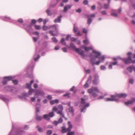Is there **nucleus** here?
<instances>
[{
	"mask_svg": "<svg viewBox=\"0 0 135 135\" xmlns=\"http://www.w3.org/2000/svg\"><path fill=\"white\" fill-rule=\"evenodd\" d=\"M83 48L84 49L85 51H88L90 50H92L93 49V47L92 46H91L89 47H85L84 45L82 46Z\"/></svg>",
	"mask_w": 135,
	"mask_h": 135,
	"instance_id": "f3484780",
	"label": "nucleus"
},
{
	"mask_svg": "<svg viewBox=\"0 0 135 135\" xmlns=\"http://www.w3.org/2000/svg\"><path fill=\"white\" fill-rule=\"evenodd\" d=\"M49 33L52 36H57L58 34L56 33H54L53 32V31H49Z\"/></svg>",
	"mask_w": 135,
	"mask_h": 135,
	"instance_id": "473e14b6",
	"label": "nucleus"
},
{
	"mask_svg": "<svg viewBox=\"0 0 135 135\" xmlns=\"http://www.w3.org/2000/svg\"><path fill=\"white\" fill-rule=\"evenodd\" d=\"M58 110V108L56 107H54L52 109V111L54 112Z\"/></svg>",
	"mask_w": 135,
	"mask_h": 135,
	"instance_id": "37998d69",
	"label": "nucleus"
},
{
	"mask_svg": "<svg viewBox=\"0 0 135 135\" xmlns=\"http://www.w3.org/2000/svg\"><path fill=\"white\" fill-rule=\"evenodd\" d=\"M74 132H69L67 133V135H74Z\"/></svg>",
	"mask_w": 135,
	"mask_h": 135,
	"instance_id": "de8ad7c7",
	"label": "nucleus"
},
{
	"mask_svg": "<svg viewBox=\"0 0 135 135\" xmlns=\"http://www.w3.org/2000/svg\"><path fill=\"white\" fill-rule=\"evenodd\" d=\"M0 97L1 99L2 100H3L6 103H8L9 101L8 99L5 98L4 97H3V96H1Z\"/></svg>",
	"mask_w": 135,
	"mask_h": 135,
	"instance_id": "a878e982",
	"label": "nucleus"
},
{
	"mask_svg": "<svg viewBox=\"0 0 135 135\" xmlns=\"http://www.w3.org/2000/svg\"><path fill=\"white\" fill-rule=\"evenodd\" d=\"M62 17L61 15H60L57 17V18L55 19L54 20V22L55 23L60 22L61 21V18Z\"/></svg>",
	"mask_w": 135,
	"mask_h": 135,
	"instance_id": "dca6fc26",
	"label": "nucleus"
},
{
	"mask_svg": "<svg viewBox=\"0 0 135 135\" xmlns=\"http://www.w3.org/2000/svg\"><path fill=\"white\" fill-rule=\"evenodd\" d=\"M68 124L69 125V127L68 128H66L64 127H62V129L61 131V132L62 133H64L66 132L69 131L71 130L72 127V126L71 124V122L70 121H68Z\"/></svg>",
	"mask_w": 135,
	"mask_h": 135,
	"instance_id": "423d86ee",
	"label": "nucleus"
},
{
	"mask_svg": "<svg viewBox=\"0 0 135 135\" xmlns=\"http://www.w3.org/2000/svg\"><path fill=\"white\" fill-rule=\"evenodd\" d=\"M101 55L100 52L95 50L93 51L92 53L89 56L91 58V62L93 65L96 64L98 65L100 62L104 60L105 58L104 56H101Z\"/></svg>",
	"mask_w": 135,
	"mask_h": 135,
	"instance_id": "f257e3e1",
	"label": "nucleus"
},
{
	"mask_svg": "<svg viewBox=\"0 0 135 135\" xmlns=\"http://www.w3.org/2000/svg\"><path fill=\"white\" fill-rule=\"evenodd\" d=\"M12 82L14 84H17L18 83V81L17 80H12Z\"/></svg>",
	"mask_w": 135,
	"mask_h": 135,
	"instance_id": "6e6d98bb",
	"label": "nucleus"
},
{
	"mask_svg": "<svg viewBox=\"0 0 135 135\" xmlns=\"http://www.w3.org/2000/svg\"><path fill=\"white\" fill-rule=\"evenodd\" d=\"M35 118L36 120L38 121L41 120L42 119V117H41L38 116L37 114V113H36Z\"/></svg>",
	"mask_w": 135,
	"mask_h": 135,
	"instance_id": "4be33fe9",
	"label": "nucleus"
},
{
	"mask_svg": "<svg viewBox=\"0 0 135 135\" xmlns=\"http://www.w3.org/2000/svg\"><path fill=\"white\" fill-rule=\"evenodd\" d=\"M40 56L39 55H38L37 56V57L36 58H34V60L35 61H36L37 59H38L40 57Z\"/></svg>",
	"mask_w": 135,
	"mask_h": 135,
	"instance_id": "5fc2aeb1",
	"label": "nucleus"
},
{
	"mask_svg": "<svg viewBox=\"0 0 135 135\" xmlns=\"http://www.w3.org/2000/svg\"><path fill=\"white\" fill-rule=\"evenodd\" d=\"M95 15L94 14H92L90 15H87V17L88 18H90V17H95Z\"/></svg>",
	"mask_w": 135,
	"mask_h": 135,
	"instance_id": "c03bdc74",
	"label": "nucleus"
},
{
	"mask_svg": "<svg viewBox=\"0 0 135 135\" xmlns=\"http://www.w3.org/2000/svg\"><path fill=\"white\" fill-rule=\"evenodd\" d=\"M13 78L12 76H6L4 77V80L2 81L3 83L4 84H7V81L12 79Z\"/></svg>",
	"mask_w": 135,
	"mask_h": 135,
	"instance_id": "1a4fd4ad",
	"label": "nucleus"
},
{
	"mask_svg": "<svg viewBox=\"0 0 135 135\" xmlns=\"http://www.w3.org/2000/svg\"><path fill=\"white\" fill-rule=\"evenodd\" d=\"M71 37V35H70L68 34L67 35V36L65 40H68L69 38Z\"/></svg>",
	"mask_w": 135,
	"mask_h": 135,
	"instance_id": "603ef678",
	"label": "nucleus"
},
{
	"mask_svg": "<svg viewBox=\"0 0 135 135\" xmlns=\"http://www.w3.org/2000/svg\"><path fill=\"white\" fill-rule=\"evenodd\" d=\"M129 83L132 84H133V79H130L129 80Z\"/></svg>",
	"mask_w": 135,
	"mask_h": 135,
	"instance_id": "0e129e2a",
	"label": "nucleus"
},
{
	"mask_svg": "<svg viewBox=\"0 0 135 135\" xmlns=\"http://www.w3.org/2000/svg\"><path fill=\"white\" fill-rule=\"evenodd\" d=\"M44 118L47 120H49L50 119V117L48 114H44L43 115Z\"/></svg>",
	"mask_w": 135,
	"mask_h": 135,
	"instance_id": "b1692460",
	"label": "nucleus"
},
{
	"mask_svg": "<svg viewBox=\"0 0 135 135\" xmlns=\"http://www.w3.org/2000/svg\"><path fill=\"white\" fill-rule=\"evenodd\" d=\"M88 92L94 97H95L98 95L97 92H99V91L97 87H92L91 88L88 90Z\"/></svg>",
	"mask_w": 135,
	"mask_h": 135,
	"instance_id": "7ed1b4c3",
	"label": "nucleus"
},
{
	"mask_svg": "<svg viewBox=\"0 0 135 135\" xmlns=\"http://www.w3.org/2000/svg\"><path fill=\"white\" fill-rule=\"evenodd\" d=\"M42 21L43 19L42 18H40L38 19V21L39 22H42Z\"/></svg>",
	"mask_w": 135,
	"mask_h": 135,
	"instance_id": "774afa93",
	"label": "nucleus"
},
{
	"mask_svg": "<svg viewBox=\"0 0 135 135\" xmlns=\"http://www.w3.org/2000/svg\"><path fill=\"white\" fill-rule=\"evenodd\" d=\"M99 82V79L98 78L97 79H95L93 81V83L95 85H97Z\"/></svg>",
	"mask_w": 135,
	"mask_h": 135,
	"instance_id": "5701e85b",
	"label": "nucleus"
},
{
	"mask_svg": "<svg viewBox=\"0 0 135 135\" xmlns=\"http://www.w3.org/2000/svg\"><path fill=\"white\" fill-rule=\"evenodd\" d=\"M65 40L64 38H62L60 41L61 43L64 45H66V43L65 41Z\"/></svg>",
	"mask_w": 135,
	"mask_h": 135,
	"instance_id": "bb28decb",
	"label": "nucleus"
},
{
	"mask_svg": "<svg viewBox=\"0 0 135 135\" xmlns=\"http://www.w3.org/2000/svg\"><path fill=\"white\" fill-rule=\"evenodd\" d=\"M24 128L25 129L27 130L29 128V127L27 125H25L24 126Z\"/></svg>",
	"mask_w": 135,
	"mask_h": 135,
	"instance_id": "e2e57ef3",
	"label": "nucleus"
},
{
	"mask_svg": "<svg viewBox=\"0 0 135 135\" xmlns=\"http://www.w3.org/2000/svg\"><path fill=\"white\" fill-rule=\"evenodd\" d=\"M17 21L19 23H23V20L22 19L20 18L17 20Z\"/></svg>",
	"mask_w": 135,
	"mask_h": 135,
	"instance_id": "79ce46f5",
	"label": "nucleus"
},
{
	"mask_svg": "<svg viewBox=\"0 0 135 135\" xmlns=\"http://www.w3.org/2000/svg\"><path fill=\"white\" fill-rule=\"evenodd\" d=\"M84 69L85 73L88 74L90 73L91 71L90 69H86L85 68H84Z\"/></svg>",
	"mask_w": 135,
	"mask_h": 135,
	"instance_id": "7c9ffc66",
	"label": "nucleus"
},
{
	"mask_svg": "<svg viewBox=\"0 0 135 135\" xmlns=\"http://www.w3.org/2000/svg\"><path fill=\"white\" fill-rule=\"evenodd\" d=\"M111 97H112L111 98H106L105 99V100L107 101H118V100L116 98L117 97L116 95H112L111 96Z\"/></svg>",
	"mask_w": 135,
	"mask_h": 135,
	"instance_id": "9d476101",
	"label": "nucleus"
},
{
	"mask_svg": "<svg viewBox=\"0 0 135 135\" xmlns=\"http://www.w3.org/2000/svg\"><path fill=\"white\" fill-rule=\"evenodd\" d=\"M89 86L88 83L87 82H86L85 84L84 85V87L85 88H87Z\"/></svg>",
	"mask_w": 135,
	"mask_h": 135,
	"instance_id": "ea45409f",
	"label": "nucleus"
},
{
	"mask_svg": "<svg viewBox=\"0 0 135 135\" xmlns=\"http://www.w3.org/2000/svg\"><path fill=\"white\" fill-rule=\"evenodd\" d=\"M37 128H38V130L40 132H42L43 131L42 129L38 125L36 127Z\"/></svg>",
	"mask_w": 135,
	"mask_h": 135,
	"instance_id": "2f4dec72",
	"label": "nucleus"
},
{
	"mask_svg": "<svg viewBox=\"0 0 135 135\" xmlns=\"http://www.w3.org/2000/svg\"><path fill=\"white\" fill-rule=\"evenodd\" d=\"M53 124H54L55 125H57V124H58L59 123L58 121H54L53 122Z\"/></svg>",
	"mask_w": 135,
	"mask_h": 135,
	"instance_id": "13d9d810",
	"label": "nucleus"
},
{
	"mask_svg": "<svg viewBox=\"0 0 135 135\" xmlns=\"http://www.w3.org/2000/svg\"><path fill=\"white\" fill-rule=\"evenodd\" d=\"M52 131L51 130H48L47 131V134L50 135L51 134Z\"/></svg>",
	"mask_w": 135,
	"mask_h": 135,
	"instance_id": "58836bf2",
	"label": "nucleus"
},
{
	"mask_svg": "<svg viewBox=\"0 0 135 135\" xmlns=\"http://www.w3.org/2000/svg\"><path fill=\"white\" fill-rule=\"evenodd\" d=\"M88 18V23L89 24V25H90V23H91L92 21V19H91V18Z\"/></svg>",
	"mask_w": 135,
	"mask_h": 135,
	"instance_id": "72a5a7b5",
	"label": "nucleus"
},
{
	"mask_svg": "<svg viewBox=\"0 0 135 135\" xmlns=\"http://www.w3.org/2000/svg\"><path fill=\"white\" fill-rule=\"evenodd\" d=\"M59 101L57 99H56L54 100H52L50 101V103L52 105H53L54 104L56 103H59Z\"/></svg>",
	"mask_w": 135,
	"mask_h": 135,
	"instance_id": "412c9836",
	"label": "nucleus"
},
{
	"mask_svg": "<svg viewBox=\"0 0 135 135\" xmlns=\"http://www.w3.org/2000/svg\"><path fill=\"white\" fill-rule=\"evenodd\" d=\"M58 110H59L57 112V113L59 114L62 115V116L64 117V115L62 113V111L63 109V107L61 105H59L58 106Z\"/></svg>",
	"mask_w": 135,
	"mask_h": 135,
	"instance_id": "9b49d317",
	"label": "nucleus"
},
{
	"mask_svg": "<svg viewBox=\"0 0 135 135\" xmlns=\"http://www.w3.org/2000/svg\"><path fill=\"white\" fill-rule=\"evenodd\" d=\"M111 15L115 17H117L118 16L117 14L116 13H111Z\"/></svg>",
	"mask_w": 135,
	"mask_h": 135,
	"instance_id": "09e8293b",
	"label": "nucleus"
},
{
	"mask_svg": "<svg viewBox=\"0 0 135 135\" xmlns=\"http://www.w3.org/2000/svg\"><path fill=\"white\" fill-rule=\"evenodd\" d=\"M34 81L32 80L30 81V84L28 83L26 84V87L28 89H30L28 91V94H24V95L25 96L28 97V95H31L32 94V93L34 91V90L31 88V84Z\"/></svg>",
	"mask_w": 135,
	"mask_h": 135,
	"instance_id": "39448f33",
	"label": "nucleus"
},
{
	"mask_svg": "<svg viewBox=\"0 0 135 135\" xmlns=\"http://www.w3.org/2000/svg\"><path fill=\"white\" fill-rule=\"evenodd\" d=\"M117 97L121 98L122 97L125 98L127 96V94L125 93H120L119 94H116Z\"/></svg>",
	"mask_w": 135,
	"mask_h": 135,
	"instance_id": "4468645a",
	"label": "nucleus"
},
{
	"mask_svg": "<svg viewBox=\"0 0 135 135\" xmlns=\"http://www.w3.org/2000/svg\"><path fill=\"white\" fill-rule=\"evenodd\" d=\"M69 112L73 113L74 112V109H73V108L72 107H70L69 108Z\"/></svg>",
	"mask_w": 135,
	"mask_h": 135,
	"instance_id": "c85d7f7f",
	"label": "nucleus"
},
{
	"mask_svg": "<svg viewBox=\"0 0 135 135\" xmlns=\"http://www.w3.org/2000/svg\"><path fill=\"white\" fill-rule=\"evenodd\" d=\"M109 7V5L108 4H105L104 5V8H107Z\"/></svg>",
	"mask_w": 135,
	"mask_h": 135,
	"instance_id": "bf43d9fd",
	"label": "nucleus"
},
{
	"mask_svg": "<svg viewBox=\"0 0 135 135\" xmlns=\"http://www.w3.org/2000/svg\"><path fill=\"white\" fill-rule=\"evenodd\" d=\"M71 7V5H67L65 6L64 8H70Z\"/></svg>",
	"mask_w": 135,
	"mask_h": 135,
	"instance_id": "a19ab883",
	"label": "nucleus"
},
{
	"mask_svg": "<svg viewBox=\"0 0 135 135\" xmlns=\"http://www.w3.org/2000/svg\"><path fill=\"white\" fill-rule=\"evenodd\" d=\"M15 88L11 86H7L5 88V89L8 91H12Z\"/></svg>",
	"mask_w": 135,
	"mask_h": 135,
	"instance_id": "a211bd4d",
	"label": "nucleus"
},
{
	"mask_svg": "<svg viewBox=\"0 0 135 135\" xmlns=\"http://www.w3.org/2000/svg\"><path fill=\"white\" fill-rule=\"evenodd\" d=\"M34 27L35 29L36 30L39 29L41 28L40 26L36 25H35L34 26Z\"/></svg>",
	"mask_w": 135,
	"mask_h": 135,
	"instance_id": "4c0bfd02",
	"label": "nucleus"
},
{
	"mask_svg": "<svg viewBox=\"0 0 135 135\" xmlns=\"http://www.w3.org/2000/svg\"><path fill=\"white\" fill-rule=\"evenodd\" d=\"M37 105H38L39 106V107H36V112H39V109H40V107H41L39 103H37L36 104V106H37Z\"/></svg>",
	"mask_w": 135,
	"mask_h": 135,
	"instance_id": "cd10ccee",
	"label": "nucleus"
},
{
	"mask_svg": "<svg viewBox=\"0 0 135 135\" xmlns=\"http://www.w3.org/2000/svg\"><path fill=\"white\" fill-rule=\"evenodd\" d=\"M85 99L83 98H81L80 105V106L81 107V112H84V110L86 109V108L88 107L89 105V104L87 103L85 104Z\"/></svg>",
	"mask_w": 135,
	"mask_h": 135,
	"instance_id": "20e7f679",
	"label": "nucleus"
},
{
	"mask_svg": "<svg viewBox=\"0 0 135 135\" xmlns=\"http://www.w3.org/2000/svg\"><path fill=\"white\" fill-rule=\"evenodd\" d=\"M49 28H52L54 30V31L57 32V25H54L53 26H51Z\"/></svg>",
	"mask_w": 135,
	"mask_h": 135,
	"instance_id": "6ab92c4d",
	"label": "nucleus"
},
{
	"mask_svg": "<svg viewBox=\"0 0 135 135\" xmlns=\"http://www.w3.org/2000/svg\"><path fill=\"white\" fill-rule=\"evenodd\" d=\"M106 67L104 65H102L100 67V69L101 70H104L106 69Z\"/></svg>",
	"mask_w": 135,
	"mask_h": 135,
	"instance_id": "49530a36",
	"label": "nucleus"
},
{
	"mask_svg": "<svg viewBox=\"0 0 135 135\" xmlns=\"http://www.w3.org/2000/svg\"><path fill=\"white\" fill-rule=\"evenodd\" d=\"M132 17L133 19L131 20V22L132 23L135 25V13L132 16Z\"/></svg>",
	"mask_w": 135,
	"mask_h": 135,
	"instance_id": "393cba45",
	"label": "nucleus"
},
{
	"mask_svg": "<svg viewBox=\"0 0 135 135\" xmlns=\"http://www.w3.org/2000/svg\"><path fill=\"white\" fill-rule=\"evenodd\" d=\"M76 11L77 12L80 13L81 11V9H77Z\"/></svg>",
	"mask_w": 135,
	"mask_h": 135,
	"instance_id": "69168bd1",
	"label": "nucleus"
},
{
	"mask_svg": "<svg viewBox=\"0 0 135 135\" xmlns=\"http://www.w3.org/2000/svg\"><path fill=\"white\" fill-rule=\"evenodd\" d=\"M62 49L64 52H67V50H66V49L65 47H64L62 48Z\"/></svg>",
	"mask_w": 135,
	"mask_h": 135,
	"instance_id": "4d7b16f0",
	"label": "nucleus"
},
{
	"mask_svg": "<svg viewBox=\"0 0 135 135\" xmlns=\"http://www.w3.org/2000/svg\"><path fill=\"white\" fill-rule=\"evenodd\" d=\"M46 12L49 16H51L56 13L55 10L53 9H48L46 10Z\"/></svg>",
	"mask_w": 135,
	"mask_h": 135,
	"instance_id": "0eeeda50",
	"label": "nucleus"
},
{
	"mask_svg": "<svg viewBox=\"0 0 135 135\" xmlns=\"http://www.w3.org/2000/svg\"><path fill=\"white\" fill-rule=\"evenodd\" d=\"M83 3L85 5H87L88 3V1L87 0H84L83 1Z\"/></svg>",
	"mask_w": 135,
	"mask_h": 135,
	"instance_id": "3c124183",
	"label": "nucleus"
},
{
	"mask_svg": "<svg viewBox=\"0 0 135 135\" xmlns=\"http://www.w3.org/2000/svg\"><path fill=\"white\" fill-rule=\"evenodd\" d=\"M117 62H112L111 63V64L112 65H115L117 64Z\"/></svg>",
	"mask_w": 135,
	"mask_h": 135,
	"instance_id": "338daca9",
	"label": "nucleus"
},
{
	"mask_svg": "<svg viewBox=\"0 0 135 135\" xmlns=\"http://www.w3.org/2000/svg\"><path fill=\"white\" fill-rule=\"evenodd\" d=\"M83 42L86 45H88L89 43V41L88 39H85L84 40Z\"/></svg>",
	"mask_w": 135,
	"mask_h": 135,
	"instance_id": "e433bc0d",
	"label": "nucleus"
},
{
	"mask_svg": "<svg viewBox=\"0 0 135 135\" xmlns=\"http://www.w3.org/2000/svg\"><path fill=\"white\" fill-rule=\"evenodd\" d=\"M58 121L59 123H61L63 121V120H62V119L61 118H60L59 119Z\"/></svg>",
	"mask_w": 135,
	"mask_h": 135,
	"instance_id": "864d4df0",
	"label": "nucleus"
},
{
	"mask_svg": "<svg viewBox=\"0 0 135 135\" xmlns=\"http://www.w3.org/2000/svg\"><path fill=\"white\" fill-rule=\"evenodd\" d=\"M48 28V27L45 26V25H44V26H43L42 28V29L44 31H45Z\"/></svg>",
	"mask_w": 135,
	"mask_h": 135,
	"instance_id": "a18cd8bd",
	"label": "nucleus"
},
{
	"mask_svg": "<svg viewBox=\"0 0 135 135\" xmlns=\"http://www.w3.org/2000/svg\"><path fill=\"white\" fill-rule=\"evenodd\" d=\"M36 22V20L34 19H33L31 20V23H35Z\"/></svg>",
	"mask_w": 135,
	"mask_h": 135,
	"instance_id": "680f3d73",
	"label": "nucleus"
},
{
	"mask_svg": "<svg viewBox=\"0 0 135 135\" xmlns=\"http://www.w3.org/2000/svg\"><path fill=\"white\" fill-rule=\"evenodd\" d=\"M48 115L50 117H52L54 115V114L53 112H50Z\"/></svg>",
	"mask_w": 135,
	"mask_h": 135,
	"instance_id": "c756f323",
	"label": "nucleus"
},
{
	"mask_svg": "<svg viewBox=\"0 0 135 135\" xmlns=\"http://www.w3.org/2000/svg\"><path fill=\"white\" fill-rule=\"evenodd\" d=\"M47 98L49 100H51L52 99V97L50 95H48L47 97Z\"/></svg>",
	"mask_w": 135,
	"mask_h": 135,
	"instance_id": "052dcab7",
	"label": "nucleus"
},
{
	"mask_svg": "<svg viewBox=\"0 0 135 135\" xmlns=\"http://www.w3.org/2000/svg\"><path fill=\"white\" fill-rule=\"evenodd\" d=\"M75 24L74 25L73 31L74 32H76L78 30V28L75 27Z\"/></svg>",
	"mask_w": 135,
	"mask_h": 135,
	"instance_id": "c9c22d12",
	"label": "nucleus"
},
{
	"mask_svg": "<svg viewBox=\"0 0 135 135\" xmlns=\"http://www.w3.org/2000/svg\"><path fill=\"white\" fill-rule=\"evenodd\" d=\"M135 69V67L133 66H131L127 68V70L130 72L131 73L132 70H134Z\"/></svg>",
	"mask_w": 135,
	"mask_h": 135,
	"instance_id": "2eb2a0df",
	"label": "nucleus"
},
{
	"mask_svg": "<svg viewBox=\"0 0 135 135\" xmlns=\"http://www.w3.org/2000/svg\"><path fill=\"white\" fill-rule=\"evenodd\" d=\"M52 41L55 42H58V40L56 37H53L52 38Z\"/></svg>",
	"mask_w": 135,
	"mask_h": 135,
	"instance_id": "f704fd0d",
	"label": "nucleus"
},
{
	"mask_svg": "<svg viewBox=\"0 0 135 135\" xmlns=\"http://www.w3.org/2000/svg\"><path fill=\"white\" fill-rule=\"evenodd\" d=\"M24 133V131L21 129H18L17 131L16 135H21Z\"/></svg>",
	"mask_w": 135,
	"mask_h": 135,
	"instance_id": "aec40b11",
	"label": "nucleus"
},
{
	"mask_svg": "<svg viewBox=\"0 0 135 135\" xmlns=\"http://www.w3.org/2000/svg\"><path fill=\"white\" fill-rule=\"evenodd\" d=\"M68 47L69 48H71L73 50H75L76 52L83 59H84L85 57L86 56V55L84 53L83 51L79 48H76L75 46L72 43H71L70 44V46Z\"/></svg>",
	"mask_w": 135,
	"mask_h": 135,
	"instance_id": "f03ea898",
	"label": "nucleus"
},
{
	"mask_svg": "<svg viewBox=\"0 0 135 135\" xmlns=\"http://www.w3.org/2000/svg\"><path fill=\"white\" fill-rule=\"evenodd\" d=\"M44 94V93L43 91H36V93L35 95V97L37 98L38 95L42 96Z\"/></svg>",
	"mask_w": 135,
	"mask_h": 135,
	"instance_id": "f8f14e48",
	"label": "nucleus"
},
{
	"mask_svg": "<svg viewBox=\"0 0 135 135\" xmlns=\"http://www.w3.org/2000/svg\"><path fill=\"white\" fill-rule=\"evenodd\" d=\"M135 102V99L133 98L131 100H128L127 102H124V104L127 105H128L129 104H132Z\"/></svg>",
	"mask_w": 135,
	"mask_h": 135,
	"instance_id": "ddd939ff",
	"label": "nucleus"
},
{
	"mask_svg": "<svg viewBox=\"0 0 135 135\" xmlns=\"http://www.w3.org/2000/svg\"><path fill=\"white\" fill-rule=\"evenodd\" d=\"M132 57L131 56H129L127 58H123L122 59V60L124 61L126 64L131 63Z\"/></svg>",
	"mask_w": 135,
	"mask_h": 135,
	"instance_id": "6e6552de",
	"label": "nucleus"
},
{
	"mask_svg": "<svg viewBox=\"0 0 135 135\" xmlns=\"http://www.w3.org/2000/svg\"><path fill=\"white\" fill-rule=\"evenodd\" d=\"M48 21V19H46L44 20L43 21V23L44 25H45L46 23Z\"/></svg>",
	"mask_w": 135,
	"mask_h": 135,
	"instance_id": "8fccbe9b",
	"label": "nucleus"
}]
</instances>
